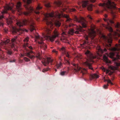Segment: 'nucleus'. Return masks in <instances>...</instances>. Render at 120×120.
<instances>
[{"label": "nucleus", "mask_w": 120, "mask_h": 120, "mask_svg": "<svg viewBox=\"0 0 120 120\" xmlns=\"http://www.w3.org/2000/svg\"><path fill=\"white\" fill-rule=\"evenodd\" d=\"M85 54L87 56V58L86 61L84 63V64L86 66L88 67L89 69L93 70V68L92 67L91 64L89 62H93V60L96 57L94 56L92 53L88 50L86 51L85 52Z\"/></svg>", "instance_id": "obj_1"}, {"label": "nucleus", "mask_w": 120, "mask_h": 120, "mask_svg": "<svg viewBox=\"0 0 120 120\" xmlns=\"http://www.w3.org/2000/svg\"><path fill=\"white\" fill-rule=\"evenodd\" d=\"M74 21L77 22H78L81 23L82 27L80 26L79 27H77V30L80 31H83L84 30L82 29V27L86 28V25L84 22L85 20L82 17L78 18L76 16H75L74 18Z\"/></svg>", "instance_id": "obj_2"}, {"label": "nucleus", "mask_w": 120, "mask_h": 120, "mask_svg": "<svg viewBox=\"0 0 120 120\" xmlns=\"http://www.w3.org/2000/svg\"><path fill=\"white\" fill-rule=\"evenodd\" d=\"M99 6L102 7L105 6L107 8L110 10L112 9H116V5L114 2H111L109 0H108L107 2L103 4L100 3L99 5Z\"/></svg>", "instance_id": "obj_3"}, {"label": "nucleus", "mask_w": 120, "mask_h": 120, "mask_svg": "<svg viewBox=\"0 0 120 120\" xmlns=\"http://www.w3.org/2000/svg\"><path fill=\"white\" fill-rule=\"evenodd\" d=\"M45 20L46 22V23L48 25H51L52 26L53 23L50 21H49L48 20V18L49 17H52L54 16V14L53 12H52L50 13H46L45 15Z\"/></svg>", "instance_id": "obj_4"}, {"label": "nucleus", "mask_w": 120, "mask_h": 120, "mask_svg": "<svg viewBox=\"0 0 120 120\" xmlns=\"http://www.w3.org/2000/svg\"><path fill=\"white\" fill-rule=\"evenodd\" d=\"M54 35L52 37H50L49 36H45L44 37V38H49L50 40L52 41H53L55 38L58 36L59 35V33L57 30H55L54 32Z\"/></svg>", "instance_id": "obj_5"}, {"label": "nucleus", "mask_w": 120, "mask_h": 120, "mask_svg": "<svg viewBox=\"0 0 120 120\" xmlns=\"http://www.w3.org/2000/svg\"><path fill=\"white\" fill-rule=\"evenodd\" d=\"M13 5V4L12 3L11 4L7 5L4 7V10L2 12V14L4 13H7V11L8 10H11L12 8V6Z\"/></svg>", "instance_id": "obj_6"}, {"label": "nucleus", "mask_w": 120, "mask_h": 120, "mask_svg": "<svg viewBox=\"0 0 120 120\" xmlns=\"http://www.w3.org/2000/svg\"><path fill=\"white\" fill-rule=\"evenodd\" d=\"M94 28L92 29L91 30L89 34V36L91 38V39H93L96 35V33L94 30Z\"/></svg>", "instance_id": "obj_7"}, {"label": "nucleus", "mask_w": 120, "mask_h": 120, "mask_svg": "<svg viewBox=\"0 0 120 120\" xmlns=\"http://www.w3.org/2000/svg\"><path fill=\"white\" fill-rule=\"evenodd\" d=\"M25 31L26 32H27L28 31L27 30L25 29H24L23 30H22V29H17L15 27H13L12 31L13 33L15 34L17 32H20L22 31Z\"/></svg>", "instance_id": "obj_8"}, {"label": "nucleus", "mask_w": 120, "mask_h": 120, "mask_svg": "<svg viewBox=\"0 0 120 120\" xmlns=\"http://www.w3.org/2000/svg\"><path fill=\"white\" fill-rule=\"evenodd\" d=\"M26 8L27 10L28 11L24 12V14L25 15H28L30 13L32 12L33 11L32 8L31 7H27Z\"/></svg>", "instance_id": "obj_9"}, {"label": "nucleus", "mask_w": 120, "mask_h": 120, "mask_svg": "<svg viewBox=\"0 0 120 120\" xmlns=\"http://www.w3.org/2000/svg\"><path fill=\"white\" fill-rule=\"evenodd\" d=\"M28 22V21L26 20H23L22 21H19L17 23V25L20 27L23 26V25H25L26 23Z\"/></svg>", "instance_id": "obj_10"}, {"label": "nucleus", "mask_w": 120, "mask_h": 120, "mask_svg": "<svg viewBox=\"0 0 120 120\" xmlns=\"http://www.w3.org/2000/svg\"><path fill=\"white\" fill-rule=\"evenodd\" d=\"M56 12L57 13H56V15L59 18H60V17L63 16L64 17L66 18L67 19L69 18V15L66 14H64V15H63L62 13L60 14L59 12L56 11Z\"/></svg>", "instance_id": "obj_11"}, {"label": "nucleus", "mask_w": 120, "mask_h": 120, "mask_svg": "<svg viewBox=\"0 0 120 120\" xmlns=\"http://www.w3.org/2000/svg\"><path fill=\"white\" fill-rule=\"evenodd\" d=\"M16 8L18 10V11L20 13H21V4L20 2H18L16 5Z\"/></svg>", "instance_id": "obj_12"}, {"label": "nucleus", "mask_w": 120, "mask_h": 120, "mask_svg": "<svg viewBox=\"0 0 120 120\" xmlns=\"http://www.w3.org/2000/svg\"><path fill=\"white\" fill-rule=\"evenodd\" d=\"M72 64L75 67L74 68V70L76 72H77L79 71L81 69V68L79 67L78 64Z\"/></svg>", "instance_id": "obj_13"}, {"label": "nucleus", "mask_w": 120, "mask_h": 120, "mask_svg": "<svg viewBox=\"0 0 120 120\" xmlns=\"http://www.w3.org/2000/svg\"><path fill=\"white\" fill-rule=\"evenodd\" d=\"M38 43L39 44L41 45L40 46L42 48H43L45 50L47 48V46L45 44H44L43 41H42L40 42L39 41H38Z\"/></svg>", "instance_id": "obj_14"}, {"label": "nucleus", "mask_w": 120, "mask_h": 120, "mask_svg": "<svg viewBox=\"0 0 120 120\" xmlns=\"http://www.w3.org/2000/svg\"><path fill=\"white\" fill-rule=\"evenodd\" d=\"M33 52L32 51H31L30 52H29L27 53H26V56L30 58L31 59H34L35 57V56L34 55L31 56L30 55V54L33 53Z\"/></svg>", "instance_id": "obj_15"}, {"label": "nucleus", "mask_w": 120, "mask_h": 120, "mask_svg": "<svg viewBox=\"0 0 120 120\" xmlns=\"http://www.w3.org/2000/svg\"><path fill=\"white\" fill-rule=\"evenodd\" d=\"M103 59L104 61H105L106 63H111V61L109 60L108 58L106 56L104 55L103 56Z\"/></svg>", "instance_id": "obj_16"}, {"label": "nucleus", "mask_w": 120, "mask_h": 120, "mask_svg": "<svg viewBox=\"0 0 120 120\" xmlns=\"http://www.w3.org/2000/svg\"><path fill=\"white\" fill-rule=\"evenodd\" d=\"M114 55V53L111 52L109 53L110 57L112 59L113 61H114L116 60V58L113 57Z\"/></svg>", "instance_id": "obj_17"}, {"label": "nucleus", "mask_w": 120, "mask_h": 120, "mask_svg": "<svg viewBox=\"0 0 120 120\" xmlns=\"http://www.w3.org/2000/svg\"><path fill=\"white\" fill-rule=\"evenodd\" d=\"M97 49H98V52H100L101 54H102L103 52L104 51L106 52L107 51L106 49L105 48L103 50L100 46L97 47Z\"/></svg>", "instance_id": "obj_18"}, {"label": "nucleus", "mask_w": 120, "mask_h": 120, "mask_svg": "<svg viewBox=\"0 0 120 120\" xmlns=\"http://www.w3.org/2000/svg\"><path fill=\"white\" fill-rule=\"evenodd\" d=\"M99 77V76L96 74H92L90 76V79H91L98 78Z\"/></svg>", "instance_id": "obj_19"}, {"label": "nucleus", "mask_w": 120, "mask_h": 120, "mask_svg": "<svg viewBox=\"0 0 120 120\" xmlns=\"http://www.w3.org/2000/svg\"><path fill=\"white\" fill-rule=\"evenodd\" d=\"M88 2V0L83 1L82 2V7L83 8L87 6Z\"/></svg>", "instance_id": "obj_20"}, {"label": "nucleus", "mask_w": 120, "mask_h": 120, "mask_svg": "<svg viewBox=\"0 0 120 120\" xmlns=\"http://www.w3.org/2000/svg\"><path fill=\"white\" fill-rule=\"evenodd\" d=\"M42 7H40L39 6H38L36 8V10L35 11V13L36 14H38L39 13V12L38 11H37L40 10L41 8H42Z\"/></svg>", "instance_id": "obj_21"}, {"label": "nucleus", "mask_w": 120, "mask_h": 120, "mask_svg": "<svg viewBox=\"0 0 120 120\" xmlns=\"http://www.w3.org/2000/svg\"><path fill=\"white\" fill-rule=\"evenodd\" d=\"M117 32L115 33V35L120 37V29L119 28L116 29Z\"/></svg>", "instance_id": "obj_22"}, {"label": "nucleus", "mask_w": 120, "mask_h": 120, "mask_svg": "<svg viewBox=\"0 0 120 120\" xmlns=\"http://www.w3.org/2000/svg\"><path fill=\"white\" fill-rule=\"evenodd\" d=\"M55 24L56 26L59 27L61 23L59 21H56Z\"/></svg>", "instance_id": "obj_23"}, {"label": "nucleus", "mask_w": 120, "mask_h": 120, "mask_svg": "<svg viewBox=\"0 0 120 120\" xmlns=\"http://www.w3.org/2000/svg\"><path fill=\"white\" fill-rule=\"evenodd\" d=\"M74 32V30L73 29H71L69 30L68 32V33L69 34L72 35L73 34Z\"/></svg>", "instance_id": "obj_24"}, {"label": "nucleus", "mask_w": 120, "mask_h": 120, "mask_svg": "<svg viewBox=\"0 0 120 120\" xmlns=\"http://www.w3.org/2000/svg\"><path fill=\"white\" fill-rule=\"evenodd\" d=\"M41 62L45 66H46L47 65L49 64H47L48 63L47 62V61H46V60H43Z\"/></svg>", "instance_id": "obj_25"}, {"label": "nucleus", "mask_w": 120, "mask_h": 120, "mask_svg": "<svg viewBox=\"0 0 120 120\" xmlns=\"http://www.w3.org/2000/svg\"><path fill=\"white\" fill-rule=\"evenodd\" d=\"M45 36H43L42 37H41V38H40L39 35H38L35 36V37L37 39H39V40L41 41H43L42 39L43 38H44V37Z\"/></svg>", "instance_id": "obj_26"}, {"label": "nucleus", "mask_w": 120, "mask_h": 120, "mask_svg": "<svg viewBox=\"0 0 120 120\" xmlns=\"http://www.w3.org/2000/svg\"><path fill=\"white\" fill-rule=\"evenodd\" d=\"M93 5L92 4H90L88 5L87 7L88 10L89 11H91L92 10Z\"/></svg>", "instance_id": "obj_27"}, {"label": "nucleus", "mask_w": 120, "mask_h": 120, "mask_svg": "<svg viewBox=\"0 0 120 120\" xmlns=\"http://www.w3.org/2000/svg\"><path fill=\"white\" fill-rule=\"evenodd\" d=\"M47 60L48 62V64H49L50 62H52L53 60L52 59L50 58L49 57H47Z\"/></svg>", "instance_id": "obj_28"}, {"label": "nucleus", "mask_w": 120, "mask_h": 120, "mask_svg": "<svg viewBox=\"0 0 120 120\" xmlns=\"http://www.w3.org/2000/svg\"><path fill=\"white\" fill-rule=\"evenodd\" d=\"M109 68L113 70H116L117 69V67L115 66H110L109 67Z\"/></svg>", "instance_id": "obj_29"}, {"label": "nucleus", "mask_w": 120, "mask_h": 120, "mask_svg": "<svg viewBox=\"0 0 120 120\" xmlns=\"http://www.w3.org/2000/svg\"><path fill=\"white\" fill-rule=\"evenodd\" d=\"M35 30L34 26L33 24L31 25L30 26V30L31 32L32 31L34 30Z\"/></svg>", "instance_id": "obj_30"}, {"label": "nucleus", "mask_w": 120, "mask_h": 120, "mask_svg": "<svg viewBox=\"0 0 120 120\" xmlns=\"http://www.w3.org/2000/svg\"><path fill=\"white\" fill-rule=\"evenodd\" d=\"M12 18H11L9 19H7V23L9 25L11 24L12 22Z\"/></svg>", "instance_id": "obj_31"}, {"label": "nucleus", "mask_w": 120, "mask_h": 120, "mask_svg": "<svg viewBox=\"0 0 120 120\" xmlns=\"http://www.w3.org/2000/svg\"><path fill=\"white\" fill-rule=\"evenodd\" d=\"M111 50L112 51H119L120 50V49L118 48L113 47L111 49Z\"/></svg>", "instance_id": "obj_32"}, {"label": "nucleus", "mask_w": 120, "mask_h": 120, "mask_svg": "<svg viewBox=\"0 0 120 120\" xmlns=\"http://www.w3.org/2000/svg\"><path fill=\"white\" fill-rule=\"evenodd\" d=\"M81 73H82V75H83L86 73V70L85 68H84L81 70Z\"/></svg>", "instance_id": "obj_33"}, {"label": "nucleus", "mask_w": 120, "mask_h": 120, "mask_svg": "<svg viewBox=\"0 0 120 120\" xmlns=\"http://www.w3.org/2000/svg\"><path fill=\"white\" fill-rule=\"evenodd\" d=\"M62 64L61 63H60L59 64L56 65V66L57 69H59L60 68L61 66L62 65Z\"/></svg>", "instance_id": "obj_34"}, {"label": "nucleus", "mask_w": 120, "mask_h": 120, "mask_svg": "<svg viewBox=\"0 0 120 120\" xmlns=\"http://www.w3.org/2000/svg\"><path fill=\"white\" fill-rule=\"evenodd\" d=\"M116 28H119L120 27V24L119 23H117L116 25L115 26Z\"/></svg>", "instance_id": "obj_35"}, {"label": "nucleus", "mask_w": 120, "mask_h": 120, "mask_svg": "<svg viewBox=\"0 0 120 120\" xmlns=\"http://www.w3.org/2000/svg\"><path fill=\"white\" fill-rule=\"evenodd\" d=\"M107 29L109 31L111 32H112L113 31L111 27L109 26H108Z\"/></svg>", "instance_id": "obj_36"}, {"label": "nucleus", "mask_w": 120, "mask_h": 120, "mask_svg": "<svg viewBox=\"0 0 120 120\" xmlns=\"http://www.w3.org/2000/svg\"><path fill=\"white\" fill-rule=\"evenodd\" d=\"M9 40L8 39H7L4 42V43L6 45L9 42Z\"/></svg>", "instance_id": "obj_37"}, {"label": "nucleus", "mask_w": 120, "mask_h": 120, "mask_svg": "<svg viewBox=\"0 0 120 120\" xmlns=\"http://www.w3.org/2000/svg\"><path fill=\"white\" fill-rule=\"evenodd\" d=\"M24 60L26 62H28L29 61H30V60L28 58H27L26 57H25L24 58Z\"/></svg>", "instance_id": "obj_38"}, {"label": "nucleus", "mask_w": 120, "mask_h": 120, "mask_svg": "<svg viewBox=\"0 0 120 120\" xmlns=\"http://www.w3.org/2000/svg\"><path fill=\"white\" fill-rule=\"evenodd\" d=\"M31 0H23V1L24 2H26L28 4H29L31 2Z\"/></svg>", "instance_id": "obj_39"}, {"label": "nucleus", "mask_w": 120, "mask_h": 120, "mask_svg": "<svg viewBox=\"0 0 120 120\" xmlns=\"http://www.w3.org/2000/svg\"><path fill=\"white\" fill-rule=\"evenodd\" d=\"M67 72L66 71H62L60 72V74L62 75H64Z\"/></svg>", "instance_id": "obj_40"}, {"label": "nucleus", "mask_w": 120, "mask_h": 120, "mask_svg": "<svg viewBox=\"0 0 120 120\" xmlns=\"http://www.w3.org/2000/svg\"><path fill=\"white\" fill-rule=\"evenodd\" d=\"M114 64L117 67L120 66V63H117L115 62H114Z\"/></svg>", "instance_id": "obj_41"}, {"label": "nucleus", "mask_w": 120, "mask_h": 120, "mask_svg": "<svg viewBox=\"0 0 120 120\" xmlns=\"http://www.w3.org/2000/svg\"><path fill=\"white\" fill-rule=\"evenodd\" d=\"M40 54L39 53H38L37 55L36 56H35L37 58L40 59Z\"/></svg>", "instance_id": "obj_42"}, {"label": "nucleus", "mask_w": 120, "mask_h": 120, "mask_svg": "<svg viewBox=\"0 0 120 120\" xmlns=\"http://www.w3.org/2000/svg\"><path fill=\"white\" fill-rule=\"evenodd\" d=\"M49 68H44L42 70V71L43 72H45L46 71H48V69Z\"/></svg>", "instance_id": "obj_43"}, {"label": "nucleus", "mask_w": 120, "mask_h": 120, "mask_svg": "<svg viewBox=\"0 0 120 120\" xmlns=\"http://www.w3.org/2000/svg\"><path fill=\"white\" fill-rule=\"evenodd\" d=\"M29 39V38L27 37L24 40V41L27 42L28 41Z\"/></svg>", "instance_id": "obj_44"}, {"label": "nucleus", "mask_w": 120, "mask_h": 120, "mask_svg": "<svg viewBox=\"0 0 120 120\" xmlns=\"http://www.w3.org/2000/svg\"><path fill=\"white\" fill-rule=\"evenodd\" d=\"M107 82L109 83H110L111 85H113V84L112 82L109 79H108L107 80Z\"/></svg>", "instance_id": "obj_45"}, {"label": "nucleus", "mask_w": 120, "mask_h": 120, "mask_svg": "<svg viewBox=\"0 0 120 120\" xmlns=\"http://www.w3.org/2000/svg\"><path fill=\"white\" fill-rule=\"evenodd\" d=\"M101 69L102 70V71L104 72L106 71V69L103 66H102L101 68Z\"/></svg>", "instance_id": "obj_46"}, {"label": "nucleus", "mask_w": 120, "mask_h": 120, "mask_svg": "<svg viewBox=\"0 0 120 120\" xmlns=\"http://www.w3.org/2000/svg\"><path fill=\"white\" fill-rule=\"evenodd\" d=\"M45 6L47 7H50V4L49 3L46 4H45Z\"/></svg>", "instance_id": "obj_47"}, {"label": "nucleus", "mask_w": 120, "mask_h": 120, "mask_svg": "<svg viewBox=\"0 0 120 120\" xmlns=\"http://www.w3.org/2000/svg\"><path fill=\"white\" fill-rule=\"evenodd\" d=\"M88 42L87 41H85V42H84L82 44H81V45L82 46V45H86V44H87V43H88Z\"/></svg>", "instance_id": "obj_48"}, {"label": "nucleus", "mask_w": 120, "mask_h": 120, "mask_svg": "<svg viewBox=\"0 0 120 120\" xmlns=\"http://www.w3.org/2000/svg\"><path fill=\"white\" fill-rule=\"evenodd\" d=\"M108 25H109V24H108ZM103 26L105 27L107 29L108 28V26H109L108 25H106L105 24H103Z\"/></svg>", "instance_id": "obj_49"}, {"label": "nucleus", "mask_w": 120, "mask_h": 120, "mask_svg": "<svg viewBox=\"0 0 120 120\" xmlns=\"http://www.w3.org/2000/svg\"><path fill=\"white\" fill-rule=\"evenodd\" d=\"M108 85V84H107L106 85H104L103 86V87L105 89H106L107 88V87Z\"/></svg>", "instance_id": "obj_50"}, {"label": "nucleus", "mask_w": 120, "mask_h": 120, "mask_svg": "<svg viewBox=\"0 0 120 120\" xmlns=\"http://www.w3.org/2000/svg\"><path fill=\"white\" fill-rule=\"evenodd\" d=\"M102 37L103 39L105 40H106L107 39V38L105 36V35H102Z\"/></svg>", "instance_id": "obj_51"}, {"label": "nucleus", "mask_w": 120, "mask_h": 120, "mask_svg": "<svg viewBox=\"0 0 120 120\" xmlns=\"http://www.w3.org/2000/svg\"><path fill=\"white\" fill-rule=\"evenodd\" d=\"M61 49L63 51L62 52H63V53H64L65 50V48L64 47H63L61 48Z\"/></svg>", "instance_id": "obj_52"}, {"label": "nucleus", "mask_w": 120, "mask_h": 120, "mask_svg": "<svg viewBox=\"0 0 120 120\" xmlns=\"http://www.w3.org/2000/svg\"><path fill=\"white\" fill-rule=\"evenodd\" d=\"M7 53L9 55H11L12 54V52L11 51H9L7 52Z\"/></svg>", "instance_id": "obj_53"}, {"label": "nucleus", "mask_w": 120, "mask_h": 120, "mask_svg": "<svg viewBox=\"0 0 120 120\" xmlns=\"http://www.w3.org/2000/svg\"><path fill=\"white\" fill-rule=\"evenodd\" d=\"M108 41L109 43H111L112 42V40L111 39H109L108 40Z\"/></svg>", "instance_id": "obj_54"}, {"label": "nucleus", "mask_w": 120, "mask_h": 120, "mask_svg": "<svg viewBox=\"0 0 120 120\" xmlns=\"http://www.w3.org/2000/svg\"><path fill=\"white\" fill-rule=\"evenodd\" d=\"M55 3L57 5H60L61 4V3L60 2H56Z\"/></svg>", "instance_id": "obj_55"}, {"label": "nucleus", "mask_w": 120, "mask_h": 120, "mask_svg": "<svg viewBox=\"0 0 120 120\" xmlns=\"http://www.w3.org/2000/svg\"><path fill=\"white\" fill-rule=\"evenodd\" d=\"M64 53L66 54V56L67 57H69V55H68V52H64Z\"/></svg>", "instance_id": "obj_56"}, {"label": "nucleus", "mask_w": 120, "mask_h": 120, "mask_svg": "<svg viewBox=\"0 0 120 120\" xmlns=\"http://www.w3.org/2000/svg\"><path fill=\"white\" fill-rule=\"evenodd\" d=\"M52 52H55L56 54H57V51H56L55 49H54L52 50Z\"/></svg>", "instance_id": "obj_57"}, {"label": "nucleus", "mask_w": 120, "mask_h": 120, "mask_svg": "<svg viewBox=\"0 0 120 120\" xmlns=\"http://www.w3.org/2000/svg\"><path fill=\"white\" fill-rule=\"evenodd\" d=\"M72 20L70 18H68L67 19L66 21H71Z\"/></svg>", "instance_id": "obj_58"}, {"label": "nucleus", "mask_w": 120, "mask_h": 120, "mask_svg": "<svg viewBox=\"0 0 120 120\" xmlns=\"http://www.w3.org/2000/svg\"><path fill=\"white\" fill-rule=\"evenodd\" d=\"M4 18V16L3 15H0V19H2Z\"/></svg>", "instance_id": "obj_59"}, {"label": "nucleus", "mask_w": 120, "mask_h": 120, "mask_svg": "<svg viewBox=\"0 0 120 120\" xmlns=\"http://www.w3.org/2000/svg\"><path fill=\"white\" fill-rule=\"evenodd\" d=\"M74 25V24L73 23H71L69 25V27H71L72 26H73Z\"/></svg>", "instance_id": "obj_60"}, {"label": "nucleus", "mask_w": 120, "mask_h": 120, "mask_svg": "<svg viewBox=\"0 0 120 120\" xmlns=\"http://www.w3.org/2000/svg\"><path fill=\"white\" fill-rule=\"evenodd\" d=\"M15 38H13L11 39V41L12 42H15Z\"/></svg>", "instance_id": "obj_61"}, {"label": "nucleus", "mask_w": 120, "mask_h": 120, "mask_svg": "<svg viewBox=\"0 0 120 120\" xmlns=\"http://www.w3.org/2000/svg\"><path fill=\"white\" fill-rule=\"evenodd\" d=\"M119 56H119V55L118 54H117L116 55V60L119 58Z\"/></svg>", "instance_id": "obj_62"}, {"label": "nucleus", "mask_w": 120, "mask_h": 120, "mask_svg": "<svg viewBox=\"0 0 120 120\" xmlns=\"http://www.w3.org/2000/svg\"><path fill=\"white\" fill-rule=\"evenodd\" d=\"M105 71H106V74H108L109 73V71L108 69H106V70Z\"/></svg>", "instance_id": "obj_63"}, {"label": "nucleus", "mask_w": 120, "mask_h": 120, "mask_svg": "<svg viewBox=\"0 0 120 120\" xmlns=\"http://www.w3.org/2000/svg\"><path fill=\"white\" fill-rule=\"evenodd\" d=\"M87 17L88 18H89L90 19H92V18H91V16H90V15H88L87 16Z\"/></svg>", "instance_id": "obj_64"}]
</instances>
